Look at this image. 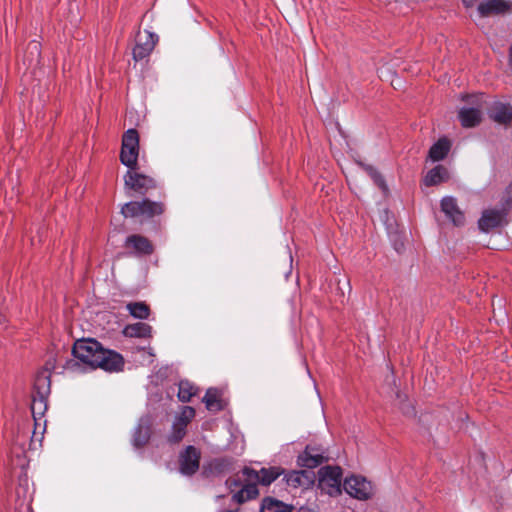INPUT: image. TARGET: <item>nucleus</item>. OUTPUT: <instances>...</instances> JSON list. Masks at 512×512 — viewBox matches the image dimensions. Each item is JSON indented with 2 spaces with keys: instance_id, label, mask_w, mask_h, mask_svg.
Wrapping results in <instances>:
<instances>
[{
  "instance_id": "obj_28",
  "label": "nucleus",
  "mask_w": 512,
  "mask_h": 512,
  "mask_svg": "<svg viewBox=\"0 0 512 512\" xmlns=\"http://www.w3.org/2000/svg\"><path fill=\"white\" fill-rule=\"evenodd\" d=\"M31 424L33 426L31 444L36 442L41 444L46 431V418H31Z\"/></svg>"
},
{
  "instance_id": "obj_12",
  "label": "nucleus",
  "mask_w": 512,
  "mask_h": 512,
  "mask_svg": "<svg viewBox=\"0 0 512 512\" xmlns=\"http://www.w3.org/2000/svg\"><path fill=\"white\" fill-rule=\"evenodd\" d=\"M508 210L501 206V209H490L483 212L478 221L479 229L483 232H488L491 229L497 228L506 224V216Z\"/></svg>"
},
{
  "instance_id": "obj_18",
  "label": "nucleus",
  "mask_w": 512,
  "mask_h": 512,
  "mask_svg": "<svg viewBox=\"0 0 512 512\" xmlns=\"http://www.w3.org/2000/svg\"><path fill=\"white\" fill-rule=\"evenodd\" d=\"M489 116L497 123L507 124L512 120V107L508 104L496 102L491 108Z\"/></svg>"
},
{
  "instance_id": "obj_13",
  "label": "nucleus",
  "mask_w": 512,
  "mask_h": 512,
  "mask_svg": "<svg viewBox=\"0 0 512 512\" xmlns=\"http://www.w3.org/2000/svg\"><path fill=\"white\" fill-rule=\"evenodd\" d=\"M327 460L316 447L308 445L305 450L298 456L297 463L301 467L313 469L321 465Z\"/></svg>"
},
{
  "instance_id": "obj_23",
  "label": "nucleus",
  "mask_w": 512,
  "mask_h": 512,
  "mask_svg": "<svg viewBox=\"0 0 512 512\" xmlns=\"http://www.w3.org/2000/svg\"><path fill=\"white\" fill-rule=\"evenodd\" d=\"M199 391V387L189 380H181L178 383L177 397L181 402L186 403L191 401L192 397L198 395Z\"/></svg>"
},
{
  "instance_id": "obj_36",
  "label": "nucleus",
  "mask_w": 512,
  "mask_h": 512,
  "mask_svg": "<svg viewBox=\"0 0 512 512\" xmlns=\"http://www.w3.org/2000/svg\"><path fill=\"white\" fill-rule=\"evenodd\" d=\"M299 512H311L309 509L306 508H300Z\"/></svg>"
},
{
  "instance_id": "obj_25",
  "label": "nucleus",
  "mask_w": 512,
  "mask_h": 512,
  "mask_svg": "<svg viewBox=\"0 0 512 512\" xmlns=\"http://www.w3.org/2000/svg\"><path fill=\"white\" fill-rule=\"evenodd\" d=\"M448 178V172L442 165H438L428 171L424 178V184L426 186H434Z\"/></svg>"
},
{
  "instance_id": "obj_22",
  "label": "nucleus",
  "mask_w": 512,
  "mask_h": 512,
  "mask_svg": "<svg viewBox=\"0 0 512 512\" xmlns=\"http://www.w3.org/2000/svg\"><path fill=\"white\" fill-rule=\"evenodd\" d=\"M233 460L231 458H216L213 459L207 466L209 474L220 476L229 473L232 470Z\"/></svg>"
},
{
  "instance_id": "obj_8",
  "label": "nucleus",
  "mask_w": 512,
  "mask_h": 512,
  "mask_svg": "<svg viewBox=\"0 0 512 512\" xmlns=\"http://www.w3.org/2000/svg\"><path fill=\"white\" fill-rule=\"evenodd\" d=\"M343 488L347 494L358 500H368L373 496V485L365 477L351 475L346 477Z\"/></svg>"
},
{
  "instance_id": "obj_33",
  "label": "nucleus",
  "mask_w": 512,
  "mask_h": 512,
  "mask_svg": "<svg viewBox=\"0 0 512 512\" xmlns=\"http://www.w3.org/2000/svg\"><path fill=\"white\" fill-rule=\"evenodd\" d=\"M41 369H47L48 373L51 375L52 371L55 369V359L52 357L49 358Z\"/></svg>"
},
{
  "instance_id": "obj_9",
  "label": "nucleus",
  "mask_w": 512,
  "mask_h": 512,
  "mask_svg": "<svg viewBox=\"0 0 512 512\" xmlns=\"http://www.w3.org/2000/svg\"><path fill=\"white\" fill-rule=\"evenodd\" d=\"M201 452L195 446L189 445L180 452L179 471L184 476H193L200 467Z\"/></svg>"
},
{
  "instance_id": "obj_37",
  "label": "nucleus",
  "mask_w": 512,
  "mask_h": 512,
  "mask_svg": "<svg viewBox=\"0 0 512 512\" xmlns=\"http://www.w3.org/2000/svg\"><path fill=\"white\" fill-rule=\"evenodd\" d=\"M32 45H33V48L38 51V46H39L38 43H32Z\"/></svg>"
},
{
  "instance_id": "obj_30",
  "label": "nucleus",
  "mask_w": 512,
  "mask_h": 512,
  "mask_svg": "<svg viewBox=\"0 0 512 512\" xmlns=\"http://www.w3.org/2000/svg\"><path fill=\"white\" fill-rule=\"evenodd\" d=\"M47 399L48 396L32 394V400L30 405L32 416L45 415L48 408Z\"/></svg>"
},
{
  "instance_id": "obj_16",
  "label": "nucleus",
  "mask_w": 512,
  "mask_h": 512,
  "mask_svg": "<svg viewBox=\"0 0 512 512\" xmlns=\"http://www.w3.org/2000/svg\"><path fill=\"white\" fill-rule=\"evenodd\" d=\"M286 484L292 488H308L314 483V473L300 470L285 474Z\"/></svg>"
},
{
  "instance_id": "obj_10",
  "label": "nucleus",
  "mask_w": 512,
  "mask_h": 512,
  "mask_svg": "<svg viewBox=\"0 0 512 512\" xmlns=\"http://www.w3.org/2000/svg\"><path fill=\"white\" fill-rule=\"evenodd\" d=\"M158 42V35L148 30L138 32L136 36V44L133 48V58L135 61H140L148 57L154 50Z\"/></svg>"
},
{
  "instance_id": "obj_20",
  "label": "nucleus",
  "mask_w": 512,
  "mask_h": 512,
  "mask_svg": "<svg viewBox=\"0 0 512 512\" xmlns=\"http://www.w3.org/2000/svg\"><path fill=\"white\" fill-rule=\"evenodd\" d=\"M191 418H176L172 425V430L167 436V441L170 444H177L185 437L187 432V426L190 423Z\"/></svg>"
},
{
  "instance_id": "obj_6",
  "label": "nucleus",
  "mask_w": 512,
  "mask_h": 512,
  "mask_svg": "<svg viewBox=\"0 0 512 512\" xmlns=\"http://www.w3.org/2000/svg\"><path fill=\"white\" fill-rule=\"evenodd\" d=\"M319 487L330 496L341 494L342 469L339 466H324L318 471Z\"/></svg>"
},
{
  "instance_id": "obj_29",
  "label": "nucleus",
  "mask_w": 512,
  "mask_h": 512,
  "mask_svg": "<svg viewBox=\"0 0 512 512\" xmlns=\"http://www.w3.org/2000/svg\"><path fill=\"white\" fill-rule=\"evenodd\" d=\"M126 308L130 315L137 319H147L150 315V308L144 302H130Z\"/></svg>"
},
{
  "instance_id": "obj_27",
  "label": "nucleus",
  "mask_w": 512,
  "mask_h": 512,
  "mask_svg": "<svg viewBox=\"0 0 512 512\" xmlns=\"http://www.w3.org/2000/svg\"><path fill=\"white\" fill-rule=\"evenodd\" d=\"M261 512H291V507L282 501L267 497L262 502Z\"/></svg>"
},
{
  "instance_id": "obj_14",
  "label": "nucleus",
  "mask_w": 512,
  "mask_h": 512,
  "mask_svg": "<svg viewBox=\"0 0 512 512\" xmlns=\"http://www.w3.org/2000/svg\"><path fill=\"white\" fill-rule=\"evenodd\" d=\"M441 210L449 218L454 225L462 226L465 223L464 213L457 205L456 199L453 197H444L441 200Z\"/></svg>"
},
{
  "instance_id": "obj_11",
  "label": "nucleus",
  "mask_w": 512,
  "mask_h": 512,
  "mask_svg": "<svg viewBox=\"0 0 512 512\" xmlns=\"http://www.w3.org/2000/svg\"><path fill=\"white\" fill-rule=\"evenodd\" d=\"M124 247L130 255L135 257L149 256L154 252L152 242L140 234L129 235L124 242Z\"/></svg>"
},
{
  "instance_id": "obj_15",
  "label": "nucleus",
  "mask_w": 512,
  "mask_h": 512,
  "mask_svg": "<svg viewBox=\"0 0 512 512\" xmlns=\"http://www.w3.org/2000/svg\"><path fill=\"white\" fill-rule=\"evenodd\" d=\"M512 10V3L506 0H488L478 6V12L482 17L492 14H504Z\"/></svg>"
},
{
  "instance_id": "obj_34",
  "label": "nucleus",
  "mask_w": 512,
  "mask_h": 512,
  "mask_svg": "<svg viewBox=\"0 0 512 512\" xmlns=\"http://www.w3.org/2000/svg\"><path fill=\"white\" fill-rule=\"evenodd\" d=\"M186 412H189L190 416H194L195 414V409L193 407H190V406H186L184 408V411H183V415L182 416H185V413Z\"/></svg>"
},
{
  "instance_id": "obj_21",
  "label": "nucleus",
  "mask_w": 512,
  "mask_h": 512,
  "mask_svg": "<svg viewBox=\"0 0 512 512\" xmlns=\"http://www.w3.org/2000/svg\"><path fill=\"white\" fill-rule=\"evenodd\" d=\"M458 116L461 125L465 128L477 126L482 119L481 111L478 108H462Z\"/></svg>"
},
{
  "instance_id": "obj_35",
  "label": "nucleus",
  "mask_w": 512,
  "mask_h": 512,
  "mask_svg": "<svg viewBox=\"0 0 512 512\" xmlns=\"http://www.w3.org/2000/svg\"><path fill=\"white\" fill-rule=\"evenodd\" d=\"M465 7L470 8L474 5L476 0H462Z\"/></svg>"
},
{
  "instance_id": "obj_31",
  "label": "nucleus",
  "mask_w": 512,
  "mask_h": 512,
  "mask_svg": "<svg viewBox=\"0 0 512 512\" xmlns=\"http://www.w3.org/2000/svg\"><path fill=\"white\" fill-rule=\"evenodd\" d=\"M364 169L379 188H381L384 191L387 190V186L383 176L375 167L371 165H365Z\"/></svg>"
},
{
  "instance_id": "obj_3",
  "label": "nucleus",
  "mask_w": 512,
  "mask_h": 512,
  "mask_svg": "<svg viewBox=\"0 0 512 512\" xmlns=\"http://www.w3.org/2000/svg\"><path fill=\"white\" fill-rule=\"evenodd\" d=\"M166 205L163 201H153L143 198L137 201H130L121 207V214L125 218H137L141 221L150 220L165 212Z\"/></svg>"
},
{
  "instance_id": "obj_5",
  "label": "nucleus",
  "mask_w": 512,
  "mask_h": 512,
  "mask_svg": "<svg viewBox=\"0 0 512 512\" xmlns=\"http://www.w3.org/2000/svg\"><path fill=\"white\" fill-rule=\"evenodd\" d=\"M139 134L134 128L128 129L122 137L120 161L128 169H138Z\"/></svg>"
},
{
  "instance_id": "obj_7",
  "label": "nucleus",
  "mask_w": 512,
  "mask_h": 512,
  "mask_svg": "<svg viewBox=\"0 0 512 512\" xmlns=\"http://www.w3.org/2000/svg\"><path fill=\"white\" fill-rule=\"evenodd\" d=\"M202 402L211 413L228 411L230 404L228 390L222 387H210L202 397Z\"/></svg>"
},
{
  "instance_id": "obj_17",
  "label": "nucleus",
  "mask_w": 512,
  "mask_h": 512,
  "mask_svg": "<svg viewBox=\"0 0 512 512\" xmlns=\"http://www.w3.org/2000/svg\"><path fill=\"white\" fill-rule=\"evenodd\" d=\"M51 391V375L47 369H39L35 375L33 394L49 396Z\"/></svg>"
},
{
  "instance_id": "obj_19",
  "label": "nucleus",
  "mask_w": 512,
  "mask_h": 512,
  "mask_svg": "<svg viewBox=\"0 0 512 512\" xmlns=\"http://www.w3.org/2000/svg\"><path fill=\"white\" fill-rule=\"evenodd\" d=\"M123 334L130 338H150L152 336V327L144 322L128 324L124 327Z\"/></svg>"
},
{
  "instance_id": "obj_26",
  "label": "nucleus",
  "mask_w": 512,
  "mask_h": 512,
  "mask_svg": "<svg viewBox=\"0 0 512 512\" xmlns=\"http://www.w3.org/2000/svg\"><path fill=\"white\" fill-rule=\"evenodd\" d=\"M151 436V427L148 424H139L133 434V444L140 448L146 445Z\"/></svg>"
},
{
  "instance_id": "obj_24",
  "label": "nucleus",
  "mask_w": 512,
  "mask_h": 512,
  "mask_svg": "<svg viewBox=\"0 0 512 512\" xmlns=\"http://www.w3.org/2000/svg\"><path fill=\"white\" fill-rule=\"evenodd\" d=\"M451 143L447 138H440L429 150V157L433 161L443 160L450 151Z\"/></svg>"
},
{
  "instance_id": "obj_32",
  "label": "nucleus",
  "mask_w": 512,
  "mask_h": 512,
  "mask_svg": "<svg viewBox=\"0 0 512 512\" xmlns=\"http://www.w3.org/2000/svg\"><path fill=\"white\" fill-rule=\"evenodd\" d=\"M501 206L510 211L512 208V182L506 187L501 199Z\"/></svg>"
},
{
  "instance_id": "obj_2",
  "label": "nucleus",
  "mask_w": 512,
  "mask_h": 512,
  "mask_svg": "<svg viewBox=\"0 0 512 512\" xmlns=\"http://www.w3.org/2000/svg\"><path fill=\"white\" fill-rule=\"evenodd\" d=\"M284 473L285 470L278 466L261 468L259 471L250 467H244L241 472L229 477L225 484L231 491L241 487L232 495V501L237 504H243L258 497V484L269 486Z\"/></svg>"
},
{
  "instance_id": "obj_4",
  "label": "nucleus",
  "mask_w": 512,
  "mask_h": 512,
  "mask_svg": "<svg viewBox=\"0 0 512 512\" xmlns=\"http://www.w3.org/2000/svg\"><path fill=\"white\" fill-rule=\"evenodd\" d=\"M124 189L128 196H145L149 191L158 188V182L155 178L137 171V169H128L123 176Z\"/></svg>"
},
{
  "instance_id": "obj_1",
  "label": "nucleus",
  "mask_w": 512,
  "mask_h": 512,
  "mask_svg": "<svg viewBox=\"0 0 512 512\" xmlns=\"http://www.w3.org/2000/svg\"><path fill=\"white\" fill-rule=\"evenodd\" d=\"M72 355L78 362L75 360L66 362L65 368L71 371H77L80 368L79 362L93 370L99 368L109 373L120 372L125 365V360L120 353L105 348L94 338L78 339L72 347Z\"/></svg>"
}]
</instances>
